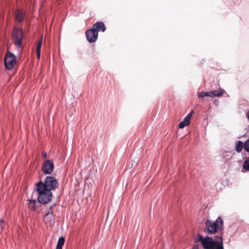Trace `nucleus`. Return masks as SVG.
Returning <instances> with one entry per match:
<instances>
[{"label":"nucleus","mask_w":249,"mask_h":249,"mask_svg":"<svg viewBox=\"0 0 249 249\" xmlns=\"http://www.w3.org/2000/svg\"><path fill=\"white\" fill-rule=\"evenodd\" d=\"M12 37L15 45L18 47H20L23 37L22 29L19 28L14 29Z\"/></svg>","instance_id":"obj_4"},{"label":"nucleus","mask_w":249,"mask_h":249,"mask_svg":"<svg viewBox=\"0 0 249 249\" xmlns=\"http://www.w3.org/2000/svg\"><path fill=\"white\" fill-rule=\"evenodd\" d=\"M192 249H198L197 247H194Z\"/></svg>","instance_id":"obj_23"},{"label":"nucleus","mask_w":249,"mask_h":249,"mask_svg":"<svg viewBox=\"0 0 249 249\" xmlns=\"http://www.w3.org/2000/svg\"><path fill=\"white\" fill-rule=\"evenodd\" d=\"M220 240H214L209 236L203 237L200 234H198L196 242H200L202 247L205 249H217L224 248L222 237H220Z\"/></svg>","instance_id":"obj_2"},{"label":"nucleus","mask_w":249,"mask_h":249,"mask_svg":"<svg viewBox=\"0 0 249 249\" xmlns=\"http://www.w3.org/2000/svg\"><path fill=\"white\" fill-rule=\"evenodd\" d=\"M42 157L44 159H46L47 158V154L46 153L43 152L42 154Z\"/></svg>","instance_id":"obj_22"},{"label":"nucleus","mask_w":249,"mask_h":249,"mask_svg":"<svg viewBox=\"0 0 249 249\" xmlns=\"http://www.w3.org/2000/svg\"><path fill=\"white\" fill-rule=\"evenodd\" d=\"M207 95L208 97L213 98L212 91L207 92Z\"/></svg>","instance_id":"obj_21"},{"label":"nucleus","mask_w":249,"mask_h":249,"mask_svg":"<svg viewBox=\"0 0 249 249\" xmlns=\"http://www.w3.org/2000/svg\"><path fill=\"white\" fill-rule=\"evenodd\" d=\"M244 147L246 151L249 152V139L245 142Z\"/></svg>","instance_id":"obj_18"},{"label":"nucleus","mask_w":249,"mask_h":249,"mask_svg":"<svg viewBox=\"0 0 249 249\" xmlns=\"http://www.w3.org/2000/svg\"><path fill=\"white\" fill-rule=\"evenodd\" d=\"M98 34L92 28L88 30L86 33V36L89 42H95L97 39Z\"/></svg>","instance_id":"obj_7"},{"label":"nucleus","mask_w":249,"mask_h":249,"mask_svg":"<svg viewBox=\"0 0 249 249\" xmlns=\"http://www.w3.org/2000/svg\"><path fill=\"white\" fill-rule=\"evenodd\" d=\"M36 203V200H30L29 202V207H30L33 209H35V203Z\"/></svg>","instance_id":"obj_17"},{"label":"nucleus","mask_w":249,"mask_h":249,"mask_svg":"<svg viewBox=\"0 0 249 249\" xmlns=\"http://www.w3.org/2000/svg\"><path fill=\"white\" fill-rule=\"evenodd\" d=\"M213 97H220L225 92V90L222 89H220L219 90H214L212 91Z\"/></svg>","instance_id":"obj_14"},{"label":"nucleus","mask_w":249,"mask_h":249,"mask_svg":"<svg viewBox=\"0 0 249 249\" xmlns=\"http://www.w3.org/2000/svg\"><path fill=\"white\" fill-rule=\"evenodd\" d=\"M44 220L45 223L48 226H51L54 223V219L52 213L48 212L45 214L44 217Z\"/></svg>","instance_id":"obj_9"},{"label":"nucleus","mask_w":249,"mask_h":249,"mask_svg":"<svg viewBox=\"0 0 249 249\" xmlns=\"http://www.w3.org/2000/svg\"><path fill=\"white\" fill-rule=\"evenodd\" d=\"M24 17V14L22 10H18L16 12V19L18 22H21L23 20Z\"/></svg>","instance_id":"obj_11"},{"label":"nucleus","mask_w":249,"mask_h":249,"mask_svg":"<svg viewBox=\"0 0 249 249\" xmlns=\"http://www.w3.org/2000/svg\"><path fill=\"white\" fill-rule=\"evenodd\" d=\"M54 166L52 160H46L42 163L41 169L45 174H51L53 170Z\"/></svg>","instance_id":"obj_6"},{"label":"nucleus","mask_w":249,"mask_h":249,"mask_svg":"<svg viewBox=\"0 0 249 249\" xmlns=\"http://www.w3.org/2000/svg\"><path fill=\"white\" fill-rule=\"evenodd\" d=\"M243 147V143L241 141H238L235 144V150L237 152L240 153L242 151Z\"/></svg>","instance_id":"obj_13"},{"label":"nucleus","mask_w":249,"mask_h":249,"mask_svg":"<svg viewBox=\"0 0 249 249\" xmlns=\"http://www.w3.org/2000/svg\"><path fill=\"white\" fill-rule=\"evenodd\" d=\"M223 224L220 217H218L215 221L207 219L205 222L206 231L209 234H214L222 228Z\"/></svg>","instance_id":"obj_3"},{"label":"nucleus","mask_w":249,"mask_h":249,"mask_svg":"<svg viewBox=\"0 0 249 249\" xmlns=\"http://www.w3.org/2000/svg\"><path fill=\"white\" fill-rule=\"evenodd\" d=\"M42 36H41V39L38 41L36 46L37 58L38 59H39L40 57V49L42 45Z\"/></svg>","instance_id":"obj_15"},{"label":"nucleus","mask_w":249,"mask_h":249,"mask_svg":"<svg viewBox=\"0 0 249 249\" xmlns=\"http://www.w3.org/2000/svg\"><path fill=\"white\" fill-rule=\"evenodd\" d=\"M242 171L244 173L246 171H249V160H247L244 161Z\"/></svg>","instance_id":"obj_16"},{"label":"nucleus","mask_w":249,"mask_h":249,"mask_svg":"<svg viewBox=\"0 0 249 249\" xmlns=\"http://www.w3.org/2000/svg\"><path fill=\"white\" fill-rule=\"evenodd\" d=\"M58 185L57 180L53 176H47L44 181H40L36 183V189L38 193V201L42 204L48 203L52 197L51 191L55 190Z\"/></svg>","instance_id":"obj_1"},{"label":"nucleus","mask_w":249,"mask_h":249,"mask_svg":"<svg viewBox=\"0 0 249 249\" xmlns=\"http://www.w3.org/2000/svg\"><path fill=\"white\" fill-rule=\"evenodd\" d=\"M194 113V111L192 110L184 118L183 121L179 124L178 127L179 128H183L185 126L190 124V119Z\"/></svg>","instance_id":"obj_8"},{"label":"nucleus","mask_w":249,"mask_h":249,"mask_svg":"<svg viewBox=\"0 0 249 249\" xmlns=\"http://www.w3.org/2000/svg\"><path fill=\"white\" fill-rule=\"evenodd\" d=\"M16 63V58L15 55L10 52H8L4 59V64L6 69L8 70H12Z\"/></svg>","instance_id":"obj_5"},{"label":"nucleus","mask_w":249,"mask_h":249,"mask_svg":"<svg viewBox=\"0 0 249 249\" xmlns=\"http://www.w3.org/2000/svg\"><path fill=\"white\" fill-rule=\"evenodd\" d=\"M92 29L98 33L100 31L105 32L106 28L103 22H97L93 25Z\"/></svg>","instance_id":"obj_10"},{"label":"nucleus","mask_w":249,"mask_h":249,"mask_svg":"<svg viewBox=\"0 0 249 249\" xmlns=\"http://www.w3.org/2000/svg\"><path fill=\"white\" fill-rule=\"evenodd\" d=\"M206 96H207V92L202 91V92L198 93V97L199 98H201L206 97Z\"/></svg>","instance_id":"obj_19"},{"label":"nucleus","mask_w":249,"mask_h":249,"mask_svg":"<svg viewBox=\"0 0 249 249\" xmlns=\"http://www.w3.org/2000/svg\"><path fill=\"white\" fill-rule=\"evenodd\" d=\"M64 243L65 238L62 236L60 237L57 241L56 249H62Z\"/></svg>","instance_id":"obj_12"},{"label":"nucleus","mask_w":249,"mask_h":249,"mask_svg":"<svg viewBox=\"0 0 249 249\" xmlns=\"http://www.w3.org/2000/svg\"><path fill=\"white\" fill-rule=\"evenodd\" d=\"M4 227V222L2 219H0V230H2Z\"/></svg>","instance_id":"obj_20"}]
</instances>
